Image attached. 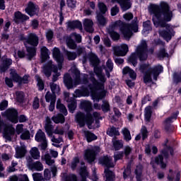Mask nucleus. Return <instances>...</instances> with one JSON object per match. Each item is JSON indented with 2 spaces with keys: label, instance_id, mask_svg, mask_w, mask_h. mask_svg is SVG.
Here are the masks:
<instances>
[{
  "label": "nucleus",
  "instance_id": "17",
  "mask_svg": "<svg viewBox=\"0 0 181 181\" xmlns=\"http://www.w3.org/2000/svg\"><path fill=\"white\" fill-rule=\"evenodd\" d=\"M28 167L31 170H36L37 172H42L43 170V164L40 161L33 162L32 158H29L28 160Z\"/></svg>",
  "mask_w": 181,
  "mask_h": 181
},
{
  "label": "nucleus",
  "instance_id": "10",
  "mask_svg": "<svg viewBox=\"0 0 181 181\" xmlns=\"http://www.w3.org/2000/svg\"><path fill=\"white\" fill-rule=\"evenodd\" d=\"M13 81L18 83V84H28L29 83V75H24L22 78L18 75L16 70L11 71L10 73Z\"/></svg>",
  "mask_w": 181,
  "mask_h": 181
},
{
  "label": "nucleus",
  "instance_id": "43",
  "mask_svg": "<svg viewBox=\"0 0 181 181\" xmlns=\"http://www.w3.org/2000/svg\"><path fill=\"white\" fill-rule=\"evenodd\" d=\"M96 19L100 26H105L107 25V19L104 17V15L101 13H97Z\"/></svg>",
  "mask_w": 181,
  "mask_h": 181
},
{
  "label": "nucleus",
  "instance_id": "15",
  "mask_svg": "<svg viewBox=\"0 0 181 181\" xmlns=\"http://www.w3.org/2000/svg\"><path fill=\"white\" fill-rule=\"evenodd\" d=\"M57 66L53 64L52 62H49L47 63L43 68V73L46 77H50L52 73H57Z\"/></svg>",
  "mask_w": 181,
  "mask_h": 181
},
{
  "label": "nucleus",
  "instance_id": "47",
  "mask_svg": "<svg viewBox=\"0 0 181 181\" xmlns=\"http://www.w3.org/2000/svg\"><path fill=\"white\" fill-rule=\"evenodd\" d=\"M151 74H152L149 71L145 72L143 78L144 84H148V83H153V81H152V76Z\"/></svg>",
  "mask_w": 181,
  "mask_h": 181
},
{
  "label": "nucleus",
  "instance_id": "55",
  "mask_svg": "<svg viewBox=\"0 0 181 181\" xmlns=\"http://www.w3.org/2000/svg\"><path fill=\"white\" fill-rule=\"evenodd\" d=\"M65 54L69 61L76 60L77 59V53L74 52H70V51H65Z\"/></svg>",
  "mask_w": 181,
  "mask_h": 181
},
{
  "label": "nucleus",
  "instance_id": "32",
  "mask_svg": "<svg viewBox=\"0 0 181 181\" xmlns=\"http://www.w3.org/2000/svg\"><path fill=\"white\" fill-rule=\"evenodd\" d=\"M40 59L41 63H46L48 59H50V57L49 56V49L45 46L41 48Z\"/></svg>",
  "mask_w": 181,
  "mask_h": 181
},
{
  "label": "nucleus",
  "instance_id": "4",
  "mask_svg": "<svg viewBox=\"0 0 181 181\" xmlns=\"http://www.w3.org/2000/svg\"><path fill=\"white\" fill-rule=\"evenodd\" d=\"M88 88L90 90V97L93 101L100 103L101 100H104V98L107 97V90H105V87L89 85Z\"/></svg>",
  "mask_w": 181,
  "mask_h": 181
},
{
  "label": "nucleus",
  "instance_id": "64",
  "mask_svg": "<svg viewBox=\"0 0 181 181\" xmlns=\"http://www.w3.org/2000/svg\"><path fill=\"white\" fill-rule=\"evenodd\" d=\"M74 74L75 76L76 84H80V81H81V78H80V70H78V69H75L74 70Z\"/></svg>",
  "mask_w": 181,
  "mask_h": 181
},
{
  "label": "nucleus",
  "instance_id": "57",
  "mask_svg": "<svg viewBox=\"0 0 181 181\" xmlns=\"http://www.w3.org/2000/svg\"><path fill=\"white\" fill-rule=\"evenodd\" d=\"M98 8L100 10V12L98 13H101L102 15H105L107 13V11H108V8H107V5L105 4L100 2L98 4Z\"/></svg>",
  "mask_w": 181,
  "mask_h": 181
},
{
  "label": "nucleus",
  "instance_id": "53",
  "mask_svg": "<svg viewBox=\"0 0 181 181\" xmlns=\"http://www.w3.org/2000/svg\"><path fill=\"white\" fill-rule=\"evenodd\" d=\"M168 142H169V140L166 139V141L163 144V146L165 147L164 148V149H166L168 152H170V155L171 156H175V148H173V146L168 145Z\"/></svg>",
  "mask_w": 181,
  "mask_h": 181
},
{
  "label": "nucleus",
  "instance_id": "39",
  "mask_svg": "<svg viewBox=\"0 0 181 181\" xmlns=\"http://www.w3.org/2000/svg\"><path fill=\"white\" fill-rule=\"evenodd\" d=\"M35 80L37 83V87L39 91H43L45 90V81L39 75L35 76Z\"/></svg>",
  "mask_w": 181,
  "mask_h": 181
},
{
  "label": "nucleus",
  "instance_id": "30",
  "mask_svg": "<svg viewBox=\"0 0 181 181\" xmlns=\"http://www.w3.org/2000/svg\"><path fill=\"white\" fill-rule=\"evenodd\" d=\"M56 108L58 111H59L60 114H62L65 117H67L69 112H67V108H66L64 104L62 103L60 99H58L57 101Z\"/></svg>",
  "mask_w": 181,
  "mask_h": 181
},
{
  "label": "nucleus",
  "instance_id": "33",
  "mask_svg": "<svg viewBox=\"0 0 181 181\" xmlns=\"http://www.w3.org/2000/svg\"><path fill=\"white\" fill-rule=\"evenodd\" d=\"M62 113H58L56 116H53L52 117V121L54 122V124H64L66 122V117Z\"/></svg>",
  "mask_w": 181,
  "mask_h": 181
},
{
  "label": "nucleus",
  "instance_id": "2",
  "mask_svg": "<svg viewBox=\"0 0 181 181\" xmlns=\"http://www.w3.org/2000/svg\"><path fill=\"white\" fill-rule=\"evenodd\" d=\"M138 58L140 62H145L148 59V43L146 40H142L141 45H138L136 52H133L128 58V63L136 67Z\"/></svg>",
  "mask_w": 181,
  "mask_h": 181
},
{
  "label": "nucleus",
  "instance_id": "60",
  "mask_svg": "<svg viewBox=\"0 0 181 181\" xmlns=\"http://www.w3.org/2000/svg\"><path fill=\"white\" fill-rule=\"evenodd\" d=\"M172 122H166V119L164 121V129L167 132H173V129L172 128Z\"/></svg>",
  "mask_w": 181,
  "mask_h": 181
},
{
  "label": "nucleus",
  "instance_id": "14",
  "mask_svg": "<svg viewBox=\"0 0 181 181\" xmlns=\"http://www.w3.org/2000/svg\"><path fill=\"white\" fill-rule=\"evenodd\" d=\"M98 77L100 83L97 81L94 75H90V80L93 83L92 86H95L96 87H105L104 84H105V82L107 81V78H105V75L104 74H101L100 75L98 76Z\"/></svg>",
  "mask_w": 181,
  "mask_h": 181
},
{
  "label": "nucleus",
  "instance_id": "63",
  "mask_svg": "<svg viewBox=\"0 0 181 181\" xmlns=\"http://www.w3.org/2000/svg\"><path fill=\"white\" fill-rule=\"evenodd\" d=\"M45 163L48 165V166H52V165L54 163V160L52 159V156L49 153L45 155Z\"/></svg>",
  "mask_w": 181,
  "mask_h": 181
},
{
  "label": "nucleus",
  "instance_id": "25",
  "mask_svg": "<svg viewBox=\"0 0 181 181\" xmlns=\"http://www.w3.org/2000/svg\"><path fill=\"white\" fill-rule=\"evenodd\" d=\"M24 46L26 49V52L28 53L27 56L28 57V60H32L35 56H36L37 47L28 46L26 43H24Z\"/></svg>",
  "mask_w": 181,
  "mask_h": 181
},
{
  "label": "nucleus",
  "instance_id": "41",
  "mask_svg": "<svg viewBox=\"0 0 181 181\" xmlns=\"http://www.w3.org/2000/svg\"><path fill=\"white\" fill-rule=\"evenodd\" d=\"M105 175L106 177L105 181H115V174L114 172L111 171L110 169L105 170Z\"/></svg>",
  "mask_w": 181,
  "mask_h": 181
},
{
  "label": "nucleus",
  "instance_id": "12",
  "mask_svg": "<svg viewBox=\"0 0 181 181\" xmlns=\"http://www.w3.org/2000/svg\"><path fill=\"white\" fill-rule=\"evenodd\" d=\"M88 120V116H87V113L78 112L75 115V121L79 126V128H83V127H86V122Z\"/></svg>",
  "mask_w": 181,
  "mask_h": 181
},
{
  "label": "nucleus",
  "instance_id": "35",
  "mask_svg": "<svg viewBox=\"0 0 181 181\" xmlns=\"http://www.w3.org/2000/svg\"><path fill=\"white\" fill-rule=\"evenodd\" d=\"M148 71L151 74H160L161 73H163V66L160 64H158L154 66L153 68H151Z\"/></svg>",
  "mask_w": 181,
  "mask_h": 181
},
{
  "label": "nucleus",
  "instance_id": "9",
  "mask_svg": "<svg viewBox=\"0 0 181 181\" xmlns=\"http://www.w3.org/2000/svg\"><path fill=\"white\" fill-rule=\"evenodd\" d=\"M18 115H19L18 110L13 107L8 108L5 112V116L8 121H10V122H12L13 124H18L19 122V120L18 119Z\"/></svg>",
  "mask_w": 181,
  "mask_h": 181
},
{
  "label": "nucleus",
  "instance_id": "21",
  "mask_svg": "<svg viewBox=\"0 0 181 181\" xmlns=\"http://www.w3.org/2000/svg\"><path fill=\"white\" fill-rule=\"evenodd\" d=\"M99 163L102 166H105L107 169H110V168H114V163L111 158H109L108 155H106L99 159Z\"/></svg>",
  "mask_w": 181,
  "mask_h": 181
},
{
  "label": "nucleus",
  "instance_id": "8",
  "mask_svg": "<svg viewBox=\"0 0 181 181\" xmlns=\"http://www.w3.org/2000/svg\"><path fill=\"white\" fill-rule=\"evenodd\" d=\"M25 11V13H28L29 16L32 18L35 16H39V11H40V8H39V5L30 1H28Z\"/></svg>",
  "mask_w": 181,
  "mask_h": 181
},
{
  "label": "nucleus",
  "instance_id": "31",
  "mask_svg": "<svg viewBox=\"0 0 181 181\" xmlns=\"http://www.w3.org/2000/svg\"><path fill=\"white\" fill-rule=\"evenodd\" d=\"M75 93L78 97H88L91 94V90L90 91V88L88 87L83 86L81 90L78 89Z\"/></svg>",
  "mask_w": 181,
  "mask_h": 181
},
{
  "label": "nucleus",
  "instance_id": "49",
  "mask_svg": "<svg viewBox=\"0 0 181 181\" xmlns=\"http://www.w3.org/2000/svg\"><path fill=\"white\" fill-rule=\"evenodd\" d=\"M107 135L109 136H119V131L117 129V127H112L110 129V131L107 132Z\"/></svg>",
  "mask_w": 181,
  "mask_h": 181
},
{
  "label": "nucleus",
  "instance_id": "19",
  "mask_svg": "<svg viewBox=\"0 0 181 181\" xmlns=\"http://www.w3.org/2000/svg\"><path fill=\"white\" fill-rule=\"evenodd\" d=\"M26 21H29V16L22 13L21 11H16L14 13L13 22H15L16 25H19L21 21L25 22Z\"/></svg>",
  "mask_w": 181,
  "mask_h": 181
},
{
  "label": "nucleus",
  "instance_id": "11",
  "mask_svg": "<svg viewBox=\"0 0 181 181\" xmlns=\"http://www.w3.org/2000/svg\"><path fill=\"white\" fill-rule=\"evenodd\" d=\"M52 56L54 60L57 62L59 69H61L63 67L64 57L63 56L62 52H60V49L57 47H54L52 51Z\"/></svg>",
  "mask_w": 181,
  "mask_h": 181
},
{
  "label": "nucleus",
  "instance_id": "45",
  "mask_svg": "<svg viewBox=\"0 0 181 181\" xmlns=\"http://www.w3.org/2000/svg\"><path fill=\"white\" fill-rule=\"evenodd\" d=\"M132 169V163L130 161L127 163V167L123 172V179H127L128 175L131 173Z\"/></svg>",
  "mask_w": 181,
  "mask_h": 181
},
{
  "label": "nucleus",
  "instance_id": "48",
  "mask_svg": "<svg viewBox=\"0 0 181 181\" xmlns=\"http://www.w3.org/2000/svg\"><path fill=\"white\" fill-rule=\"evenodd\" d=\"M79 175L81 177V181H87V167H81L80 168Z\"/></svg>",
  "mask_w": 181,
  "mask_h": 181
},
{
  "label": "nucleus",
  "instance_id": "61",
  "mask_svg": "<svg viewBox=\"0 0 181 181\" xmlns=\"http://www.w3.org/2000/svg\"><path fill=\"white\" fill-rule=\"evenodd\" d=\"M20 138L22 141H28V139H30V132H29V130H25L21 133Z\"/></svg>",
  "mask_w": 181,
  "mask_h": 181
},
{
  "label": "nucleus",
  "instance_id": "38",
  "mask_svg": "<svg viewBox=\"0 0 181 181\" xmlns=\"http://www.w3.org/2000/svg\"><path fill=\"white\" fill-rule=\"evenodd\" d=\"M98 117V112H93V116L88 117V120L86 121V124L88 128V129H93V124H94L95 119Z\"/></svg>",
  "mask_w": 181,
  "mask_h": 181
},
{
  "label": "nucleus",
  "instance_id": "6",
  "mask_svg": "<svg viewBox=\"0 0 181 181\" xmlns=\"http://www.w3.org/2000/svg\"><path fill=\"white\" fill-rule=\"evenodd\" d=\"M122 25H124V23L121 20H119L112 24V25L107 30V33L110 35V37H111L112 40H113V42L119 40L121 35H119V33H118L115 30L118 27L122 28Z\"/></svg>",
  "mask_w": 181,
  "mask_h": 181
},
{
  "label": "nucleus",
  "instance_id": "42",
  "mask_svg": "<svg viewBox=\"0 0 181 181\" xmlns=\"http://www.w3.org/2000/svg\"><path fill=\"white\" fill-rule=\"evenodd\" d=\"M16 100L19 104H23V101H25V93H23V91H16Z\"/></svg>",
  "mask_w": 181,
  "mask_h": 181
},
{
  "label": "nucleus",
  "instance_id": "52",
  "mask_svg": "<svg viewBox=\"0 0 181 181\" xmlns=\"http://www.w3.org/2000/svg\"><path fill=\"white\" fill-rule=\"evenodd\" d=\"M101 110L103 112H108L110 110L111 107L110 106V103L108 101L103 100V104L101 105Z\"/></svg>",
  "mask_w": 181,
  "mask_h": 181
},
{
  "label": "nucleus",
  "instance_id": "36",
  "mask_svg": "<svg viewBox=\"0 0 181 181\" xmlns=\"http://www.w3.org/2000/svg\"><path fill=\"white\" fill-rule=\"evenodd\" d=\"M35 139L36 142H42L43 141H46V134L40 129L35 134Z\"/></svg>",
  "mask_w": 181,
  "mask_h": 181
},
{
  "label": "nucleus",
  "instance_id": "18",
  "mask_svg": "<svg viewBox=\"0 0 181 181\" xmlns=\"http://www.w3.org/2000/svg\"><path fill=\"white\" fill-rule=\"evenodd\" d=\"M97 156V152L94 149H87L85 151L84 159L87 160L88 163H92L95 160V156Z\"/></svg>",
  "mask_w": 181,
  "mask_h": 181
},
{
  "label": "nucleus",
  "instance_id": "22",
  "mask_svg": "<svg viewBox=\"0 0 181 181\" xmlns=\"http://www.w3.org/2000/svg\"><path fill=\"white\" fill-rule=\"evenodd\" d=\"M81 107L84 110V111L87 114V117H94L91 112L93 111V106L91 105V103L89 101H83L81 103Z\"/></svg>",
  "mask_w": 181,
  "mask_h": 181
},
{
  "label": "nucleus",
  "instance_id": "24",
  "mask_svg": "<svg viewBox=\"0 0 181 181\" xmlns=\"http://www.w3.org/2000/svg\"><path fill=\"white\" fill-rule=\"evenodd\" d=\"M68 29H83V24L78 20L69 21L66 23Z\"/></svg>",
  "mask_w": 181,
  "mask_h": 181
},
{
  "label": "nucleus",
  "instance_id": "34",
  "mask_svg": "<svg viewBox=\"0 0 181 181\" xmlns=\"http://www.w3.org/2000/svg\"><path fill=\"white\" fill-rule=\"evenodd\" d=\"M84 134L86 141L88 144H90V142H93V141H97V139H98V136H97V135H95L94 133L90 131H86L84 132Z\"/></svg>",
  "mask_w": 181,
  "mask_h": 181
},
{
  "label": "nucleus",
  "instance_id": "51",
  "mask_svg": "<svg viewBox=\"0 0 181 181\" xmlns=\"http://www.w3.org/2000/svg\"><path fill=\"white\" fill-rule=\"evenodd\" d=\"M80 163V158L78 156H75L71 163V170H76L77 169V165Z\"/></svg>",
  "mask_w": 181,
  "mask_h": 181
},
{
  "label": "nucleus",
  "instance_id": "13",
  "mask_svg": "<svg viewBox=\"0 0 181 181\" xmlns=\"http://www.w3.org/2000/svg\"><path fill=\"white\" fill-rule=\"evenodd\" d=\"M159 35L165 42H170V40H172V37L176 35V32L173 28H166L160 31Z\"/></svg>",
  "mask_w": 181,
  "mask_h": 181
},
{
  "label": "nucleus",
  "instance_id": "56",
  "mask_svg": "<svg viewBox=\"0 0 181 181\" xmlns=\"http://www.w3.org/2000/svg\"><path fill=\"white\" fill-rule=\"evenodd\" d=\"M173 81L175 84H179V83H181V71L174 72Z\"/></svg>",
  "mask_w": 181,
  "mask_h": 181
},
{
  "label": "nucleus",
  "instance_id": "62",
  "mask_svg": "<svg viewBox=\"0 0 181 181\" xmlns=\"http://www.w3.org/2000/svg\"><path fill=\"white\" fill-rule=\"evenodd\" d=\"M112 145L115 151H119L124 146V144L119 140L114 141Z\"/></svg>",
  "mask_w": 181,
  "mask_h": 181
},
{
  "label": "nucleus",
  "instance_id": "29",
  "mask_svg": "<svg viewBox=\"0 0 181 181\" xmlns=\"http://www.w3.org/2000/svg\"><path fill=\"white\" fill-rule=\"evenodd\" d=\"M118 4H119L122 11L125 12L128 11V9H131L132 7V3H131V0H117Z\"/></svg>",
  "mask_w": 181,
  "mask_h": 181
},
{
  "label": "nucleus",
  "instance_id": "46",
  "mask_svg": "<svg viewBox=\"0 0 181 181\" xmlns=\"http://www.w3.org/2000/svg\"><path fill=\"white\" fill-rule=\"evenodd\" d=\"M77 108V101L74 99H71L70 103L68 104V110L71 114H73Z\"/></svg>",
  "mask_w": 181,
  "mask_h": 181
},
{
  "label": "nucleus",
  "instance_id": "26",
  "mask_svg": "<svg viewBox=\"0 0 181 181\" xmlns=\"http://www.w3.org/2000/svg\"><path fill=\"white\" fill-rule=\"evenodd\" d=\"M144 172V165L139 163L136 166V169L134 170V175H136V181H143L144 179L142 178V173Z\"/></svg>",
  "mask_w": 181,
  "mask_h": 181
},
{
  "label": "nucleus",
  "instance_id": "27",
  "mask_svg": "<svg viewBox=\"0 0 181 181\" xmlns=\"http://www.w3.org/2000/svg\"><path fill=\"white\" fill-rule=\"evenodd\" d=\"M152 114H153V110L152 106L148 105L144 108V120L146 122H151L152 118Z\"/></svg>",
  "mask_w": 181,
  "mask_h": 181
},
{
  "label": "nucleus",
  "instance_id": "16",
  "mask_svg": "<svg viewBox=\"0 0 181 181\" xmlns=\"http://www.w3.org/2000/svg\"><path fill=\"white\" fill-rule=\"evenodd\" d=\"M114 54L117 57H124L127 56V53L129 52V48L128 47V45L124 44L121 47L117 46L113 48Z\"/></svg>",
  "mask_w": 181,
  "mask_h": 181
},
{
  "label": "nucleus",
  "instance_id": "44",
  "mask_svg": "<svg viewBox=\"0 0 181 181\" xmlns=\"http://www.w3.org/2000/svg\"><path fill=\"white\" fill-rule=\"evenodd\" d=\"M122 134L124 136V140L126 141V142H129V141L132 139V136H131V132H129V129H128V128H124L122 129Z\"/></svg>",
  "mask_w": 181,
  "mask_h": 181
},
{
  "label": "nucleus",
  "instance_id": "23",
  "mask_svg": "<svg viewBox=\"0 0 181 181\" xmlns=\"http://www.w3.org/2000/svg\"><path fill=\"white\" fill-rule=\"evenodd\" d=\"M12 66V60L11 59L6 58L2 60L1 64L0 66V73H6L9 70V67Z\"/></svg>",
  "mask_w": 181,
  "mask_h": 181
},
{
  "label": "nucleus",
  "instance_id": "1",
  "mask_svg": "<svg viewBox=\"0 0 181 181\" xmlns=\"http://www.w3.org/2000/svg\"><path fill=\"white\" fill-rule=\"evenodd\" d=\"M149 11L153 15L152 22L156 28H166V22H170L173 18V11L165 1H162L160 5L151 4Z\"/></svg>",
  "mask_w": 181,
  "mask_h": 181
},
{
  "label": "nucleus",
  "instance_id": "3",
  "mask_svg": "<svg viewBox=\"0 0 181 181\" xmlns=\"http://www.w3.org/2000/svg\"><path fill=\"white\" fill-rule=\"evenodd\" d=\"M139 21H138V18H134L130 24L123 23L122 27H120V30L125 39H131L132 36V30L134 33L138 32L139 29ZM131 29L132 30H131Z\"/></svg>",
  "mask_w": 181,
  "mask_h": 181
},
{
  "label": "nucleus",
  "instance_id": "5",
  "mask_svg": "<svg viewBox=\"0 0 181 181\" xmlns=\"http://www.w3.org/2000/svg\"><path fill=\"white\" fill-rule=\"evenodd\" d=\"M160 153L161 154H159L154 158V163L156 165H159L160 169L165 170V169L168 168V163H165L164 159L165 160L169 159V152L168 150H166V148H163L160 151Z\"/></svg>",
  "mask_w": 181,
  "mask_h": 181
},
{
  "label": "nucleus",
  "instance_id": "50",
  "mask_svg": "<svg viewBox=\"0 0 181 181\" xmlns=\"http://www.w3.org/2000/svg\"><path fill=\"white\" fill-rule=\"evenodd\" d=\"M66 45L68 47L72 50L77 49V44L76 43V41H74V40H73L71 37L66 40Z\"/></svg>",
  "mask_w": 181,
  "mask_h": 181
},
{
  "label": "nucleus",
  "instance_id": "40",
  "mask_svg": "<svg viewBox=\"0 0 181 181\" xmlns=\"http://www.w3.org/2000/svg\"><path fill=\"white\" fill-rule=\"evenodd\" d=\"M93 25H94V23L92 20L86 18L83 21V28L86 32H91V29L93 28Z\"/></svg>",
  "mask_w": 181,
  "mask_h": 181
},
{
  "label": "nucleus",
  "instance_id": "28",
  "mask_svg": "<svg viewBox=\"0 0 181 181\" xmlns=\"http://www.w3.org/2000/svg\"><path fill=\"white\" fill-rule=\"evenodd\" d=\"M64 83L68 90L73 88V78L70 74L66 73L64 75Z\"/></svg>",
  "mask_w": 181,
  "mask_h": 181
},
{
  "label": "nucleus",
  "instance_id": "7",
  "mask_svg": "<svg viewBox=\"0 0 181 181\" xmlns=\"http://www.w3.org/2000/svg\"><path fill=\"white\" fill-rule=\"evenodd\" d=\"M89 62L92 66H93V71L97 77L103 74V69H101V66H98V64H100V59H98V57L95 54H91L89 56Z\"/></svg>",
  "mask_w": 181,
  "mask_h": 181
},
{
  "label": "nucleus",
  "instance_id": "20",
  "mask_svg": "<svg viewBox=\"0 0 181 181\" xmlns=\"http://www.w3.org/2000/svg\"><path fill=\"white\" fill-rule=\"evenodd\" d=\"M30 46L37 47L39 45V37L35 33H30L27 37V42Z\"/></svg>",
  "mask_w": 181,
  "mask_h": 181
},
{
  "label": "nucleus",
  "instance_id": "58",
  "mask_svg": "<svg viewBox=\"0 0 181 181\" xmlns=\"http://www.w3.org/2000/svg\"><path fill=\"white\" fill-rule=\"evenodd\" d=\"M4 135L6 139H11V135H12V127H5L4 129Z\"/></svg>",
  "mask_w": 181,
  "mask_h": 181
},
{
  "label": "nucleus",
  "instance_id": "37",
  "mask_svg": "<svg viewBox=\"0 0 181 181\" xmlns=\"http://www.w3.org/2000/svg\"><path fill=\"white\" fill-rule=\"evenodd\" d=\"M28 151L26 150V147L25 146H18L16 148V153L18 158H23Z\"/></svg>",
  "mask_w": 181,
  "mask_h": 181
},
{
  "label": "nucleus",
  "instance_id": "54",
  "mask_svg": "<svg viewBox=\"0 0 181 181\" xmlns=\"http://www.w3.org/2000/svg\"><path fill=\"white\" fill-rule=\"evenodd\" d=\"M30 155H31L33 159L37 160V159H40V153L39 152V149H37V147H33L32 148Z\"/></svg>",
  "mask_w": 181,
  "mask_h": 181
},
{
  "label": "nucleus",
  "instance_id": "59",
  "mask_svg": "<svg viewBox=\"0 0 181 181\" xmlns=\"http://www.w3.org/2000/svg\"><path fill=\"white\" fill-rule=\"evenodd\" d=\"M46 103H52V101H56V93H47L45 95Z\"/></svg>",
  "mask_w": 181,
  "mask_h": 181
}]
</instances>
